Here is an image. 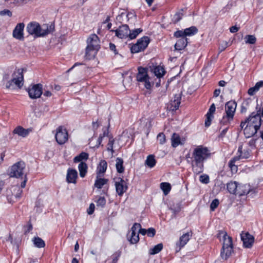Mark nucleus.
<instances>
[{"label": "nucleus", "instance_id": "nucleus-1", "mask_svg": "<svg viewBox=\"0 0 263 263\" xmlns=\"http://www.w3.org/2000/svg\"><path fill=\"white\" fill-rule=\"evenodd\" d=\"M210 155L209 149L203 145H198L193 149L191 165L194 173L199 174L203 171L204 161L209 158Z\"/></svg>", "mask_w": 263, "mask_h": 263}, {"label": "nucleus", "instance_id": "nucleus-2", "mask_svg": "<svg viewBox=\"0 0 263 263\" xmlns=\"http://www.w3.org/2000/svg\"><path fill=\"white\" fill-rule=\"evenodd\" d=\"M261 124V117L259 113L253 112L244 121L241 122L240 127L243 129V133L247 138L254 136Z\"/></svg>", "mask_w": 263, "mask_h": 263}, {"label": "nucleus", "instance_id": "nucleus-3", "mask_svg": "<svg viewBox=\"0 0 263 263\" xmlns=\"http://www.w3.org/2000/svg\"><path fill=\"white\" fill-rule=\"evenodd\" d=\"M217 237L222 238V247L221 250V257L224 260H227L233 252V246L232 239L227 233L224 231H219L217 234Z\"/></svg>", "mask_w": 263, "mask_h": 263}, {"label": "nucleus", "instance_id": "nucleus-4", "mask_svg": "<svg viewBox=\"0 0 263 263\" xmlns=\"http://www.w3.org/2000/svg\"><path fill=\"white\" fill-rule=\"evenodd\" d=\"M53 29L54 27L52 25H43L41 27L39 24L36 22L30 23L26 28L28 32L35 37L44 36L51 32Z\"/></svg>", "mask_w": 263, "mask_h": 263}, {"label": "nucleus", "instance_id": "nucleus-5", "mask_svg": "<svg viewBox=\"0 0 263 263\" xmlns=\"http://www.w3.org/2000/svg\"><path fill=\"white\" fill-rule=\"evenodd\" d=\"M99 39L95 34L89 35L87 40V47L85 51V58L90 60L95 58L100 48Z\"/></svg>", "mask_w": 263, "mask_h": 263}, {"label": "nucleus", "instance_id": "nucleus-6", "mask_svg": "<svg viewBox=\"0 0 263 263\" xmlns=\"http://www.w3.org/2000/svg\"><path fill=\"white\" fill-rule=\"evenodd\" d=\"M237 104L235 102L231 101L227 102L225 105V112L226 115L223 116L220 121V123L223 125H228L233 119L236 110Z\"/></svg>", "mask_w": 263, "mask_h": 263}, {"label": "nucleus", "instance_id": "nucleus-7", "mask_svg": "<svg viewBox=\"0 0 263 263\" xmlns=\"http://www.w3.org/2000/svg\"><path fill=\"white\" fill-rule=\"evenodd\" d=\"M23 71L24 69L23 68L16 69L12 74V80L9 81L6 84V87L10 88L13 83L18 88H21L23 85Z\"/></svg>", "mask_w": 263, "mask_h": 263}, {"label": "nucleus", "instance_id": "nucleus-8", "mask_svg": "<svg viewBox=\"0 0 263 263\" xmlns=\"http://www.w3.org/2000/svg\"><path fill=\"white\" fill-rule=\"evenodd\" d=\"M25 163L23 161H19L13 165L10 169V177L19 178L25 174Z\"/></svg>", "mask_w": 263, "mask_h": 263}, {"label": "nucleus", "instance_id": "nucleus-9", "mask_svg": "<svg viewBox=\"0 0 263 263\" xmlns=\"http://www.w3.org/2000/svg\"><path fill=\"white\" fill-rule=\"evenodd\" d=\"M149 39L147 36H143L139 39L137 43L133 45L130 48L132 53H137L144 50L148 46Z\"/></svg>", "mask_w": 263, "mask_h": 263}, {"label": "nucleus", "instance_id": "nucleus-10", "mask_svg": "<svg viewBox=\"0 0 263 263\" xmlns=\"http://www.w3.org/2000/svg\"><path fill=\"white\" fill-rule=\"evenodd\" d=\"M137 80L138 82L144 83V86L146 89H148L151 88V84L149 82V78L147 75V71L145 68L142 67L138 68Z\"/></svg>", "mask_w": 263, "mask_h": 263}, {"label": "nucleus", "instance_id": "nucleus-11", "mask_svg": "<svg viewBox=\"0 0 263 263\" xmlns=\"http://www.w3.org/2000/svg\"><path fill=\"white\" fill-rule=\"evenodd\" d=\"M55 137L57 142L59 144H63L68 140V132L65 128L60 126L57 129Z\"/></svg>", "mask_w": 263, "mask_h": 263}, {"label": "nucleus", "instance_id": "nucleus-12", "mask_svg": "<svg viewBox=\"0 0 263 263\" xmlns=\"http://www.w3.org/2000/svg\"><path fill=\"white\" fill-rule=\"evenodd\" d=\"M115 186L116 192L119 196H121L127 190L128 186L125 180L121 178H119L115 181Z\"/></svg>", "mask_w": 263, "mask_h": 263}, {"label": "nucleus", "instance_id": "nucleus-13", "mask_svg": "<svg viewBox=\"0 0 263 263\" xmlns=\"http://www.w3.org/2000/svg\"><path fill=\"white\" fill-rule=\"evenodd\" d=\"M198 29L195 26H192L190 28H186L184 30H178L174 33V36L176 37H180L184 36L185 37L186 36H191L194 35L197 32Z\"/></svg>", "mask_w": 263, "mask_h": 263}, {"label": "nucleus", "instance_id": "nucleus-14", "mask_svg": "<svg viewBox=\"0 0 263 263\" xmlns=\"http://www.w3.org/2000/svg\"><path fill=\"white\" fill-rule=\"evenodd\" d=\"M42 93V86L41 84L34 85L28 89L29 96L31 99L40 98Z\"/></svg>", "mask_w": 263, "mask_h": 263}, {"label": "nucleus", "instance_id": "nucleus-15", "mask_svg": "<svg viewBox=\"0 0 263 263\" xmlns=\"http://www.w3.org/2000/svg\"><path fill=\"white\" fill-rule=\"evenodd\" d=\"M115 32L116 35L120 39L129 37V28L127 25H123L116 30H110Z\"/></svg>", "mask_w": 263, "mask_h": 263}, {"label": "nucleus", "instance_id": "nucleus-16", "mask_svg": "<svg viewBox=\"0 0 263 263\" xmlns=\"http://www.w3.org/2000/svg\"><path fill=\"white\" fill-rule=\"evenodd\" d=\"M241 239L243 241V246L247 248H250L254 241V237L248 232H242L241 234Z\"/></svg>", "mask_w": 263, "mask_h": 263}, {"label": "nucleus", "instance_id": "nucleus-17", "mask_svg": "<svg viewBox=\"0 0 263 263\" xmlns=\"http://www.w3.org/2000/svg\"><path fill=\"white\" fill-rule=\"evenodd\" d=\"M192 236V233L191 232H187L183 234L180 236L179 240L176 243V249L177 251H179L181 248L184 247L187 242L189 241Z\"/></svg>", "mask_w": 263, "mask_h": 263}, {"label": "nucleus", "instance_id": "nucleus-18", "mask_svg": "<svg viewBox=\"0 0 263 263\" xmlns=\"http://www.w3.org/2000/svg\"><path fill=\"white\" fill-rule=\"evenodd\" d=\"M252 191V190H251L249 185L242 184L238 183V187H237L236 195L241 196L248 194Z\"/></svg>", "mask_w": 263, "mask_h": 263}, {"label": "nucleus", "instance_id": "nucleus-19", "mask_svg": "<svg viewBox=\"0 0 263 263\" xmlns=\"http://www.w3.org/2000/svg\"><path fill=\"white\" fill-rule=\"evenodd\" d=\"M31 132L30 128L25 129L21 126L16 127L13 130V134L22 138L26 137Z\"/></svg>", "mask_w": 263, "mask_h": 263}, {"label": "nucleus", "instance_id": "nucleus-20", "mask_svg": "<svg viewBox=\"0 0 263 263\" xmlns=\"http://www.w3.org/2000/svg\"><path fill=\"white\" fill-rule=\"evenodd\" d=\"M24 26V23H20L16 26L13 32V36L14 37L18 40L23 39V29Z\"/></svg>", "mask_w": 263, "mask_h": 263}, {"label": "nucleus", "instance_id": "nucleus-21", "mask_svg": "<svg viewBox=\"0 0 263 263\" xmlns=\"http://www.w3.org/2000/svg\"><path fill=\"white\" fill-rule=\"evenodd\" d=\"M78 178V173L76 170L68 169L66 175V180L69 183H76Z\"/></svg>", "mask_w": 263, "mask_h": 263}, {"label": "nucleus", "instance_id": "nucleus-22", "mask_svg": "<svg viewBox=\"0 0 263 263\" xmlns=\"http://www.w3.org/2000/svg\"><path fill=\"white\" fill-rule=\"evenodd\" d=\"M180 94H176L174 96V99L172 100L170 102V109L172 110H176L179 108L181 101Z\"/></svg>", "mask_w": 263, "mask_h": 263}, {"label": "nucleus", "instance_id": "nucleus-23", "mask_svg": "<svg viewBox=\"0 0 263 263\" xmlns=\"http://www.w3.org/2000/svg\"><path fill=\"white\" fill-rule=\"evenodd\" d=\"M215 111V106L214 104H212L208 112L206 114V119L205 121V126H209L211 123L212 119L213 118V113Z\"/></svg>", "mask_w": 263, "mask_h": 263}, {"label": "nucleus", "instance_id": "nucleus-24", "mask_svg": "<svg viewBox=\"0 0 263 263\" xmlns=\"http://www.w3.org/2000/svg\"><path fill=\"white\" fill-rule=\"evenodd\" d=\"M180 37L175 45V48L177 50H182L187 44V41L186 37L184 36H181Z\"/></svg>", "mask_w": 263, "mask_h": 263}, {"label": "nucleus", "instance_id": "nucleus-25", "mask_svg": "<svg viewBox=\"0 0 263 263\" xmlns=\"http://www.w3.org/2000/svg\"><path fill=\"white\" fill-rule=\"evenodd\" d=\"M107 166V162L104 160H102L97 166V175L103 176L104 173L106 172Z\"/></svg>", "mask_w": 263, "mask_h": 263}, {"label": "nucleus", "instance_id": "nucleus-26", "mask_svg": "<svg viewBox=\"0 0 263 263\" xmlns=\"http://www.w3.org/2000/svg\"><path fill=\"white\" fill-rule=\"evenodd\" d=\"M103 176L97 175L94 186L97 189H101L103 185L107 184L108 180L102 178Z\"/></svg>", "mask_w": 263, "mask_h": 263}, {"label": "nucleus", "instance_id": "nucleus-27", "mask_svg": "<svg viewBox=\"0 0 263 263\" xmlns=\"http://www.w3.org/2000/svg\"><path fill=\"white\" fill-rule=\"evenodd\" d=\"M87 165L84 162H81L78 165V170L80 172V176L82 178H84L87 172Z\"/></svg>", "mask_w": 263, "mask_h": 263}, {"label": "nucleus", "instance_id": "nucleus-28", "mask_svg": "<svg viewBox=\"0 0 263 263\" xmlns=\"http://www.w3.org/2000/svg\"><path fill=\"white\" fill-rule=\"evenodd\" d=\"M237 187H238V182L236 181H231L227 183V189L231 194L236 195Z\"/></svg>", "mask_w": 263, "mask_h": 263}, {"label": "nucleus", "instance_id": "nucleus-29", "mask_svg": "<svg viewBox=\"0 0 263 263\" xmlns=\"http://www.w3.org/2000/svg\"><path fill=\"white\" fill-rule=\"evenodd\" d=\"M153 71L155 76L159 78L163 77L165 73L164 68L160 66L155 67Z\"/></svg>", "mask_w": 263, "mask_h": 263}, {"label": "nucleus", "instance_id": "nucleus-30", "mask_svg": "<svg viewBox=\"0 0 263 263\" xmlns=\"http://www.w3.org/2000/svg\"><path fill=\"white\" fill-rule=\"evenodd\" d=\"M88 159V154L85 152H82L78 156L75 157L73 159V161L75 163L81 162L83 160H86Z\"/></svg>", "mask_w": 263, "mask_h": 263}, {"label": "nucleus", "instance_id": "nucleus-31", "mask_svg": "<svg viewBox=\"0 0 263 263\" xmlns=\"http://www.w3.org/2000/svg\"><path fill=\"white\" fill-rule=\"evenodd\" d=\"M32 241L35 247L41 248H44L45 246V243L44 241L39 237H34Z\"/></svg>", "mask_w": 263, "mask_h": 263}, {"label": "nucleus", "instance_id": "nucleus-32", "mask_svg": "<svg viewBox=\"0 0 263 263\" xmlns=\"http://www.w3.org/2000/svg\"><path fill=\"white\" fill-rule=\"evenodd\" d=\"M172 141V145L173 147H176L178 146L179 144H181L182 143L180 141V136L174 133L172 136L171 138Z\"/></svg>", "mask_w": 263, "mask_h": 263}, {"label": "nucleus", "instance_id": "nucleus-33", "mask_svg": "<svg viewBox=\"0 0 263 263\" xmlns=\"http://www.w3.org/2000/svg\"><path fill=\"white\" fill-rule=\"evenodd\" d=\"M128 239L132 244L137 243L139 240V233L137 232H131L130 235H127Z\"/></svg>", "mask_w": 263, "mask_h": 263}, {"label": "nucleus", "instance_id": "nucleus-34", "mask_svg": "<svg viewBox=\"0 0 263 263\" xmlns=\"http://www.w3.org/2000/svg\"><path fill=\"white\" fill-rule=\"evenodd\" d=\"M169 209L172 211L173 214L175 217L180 211L181 206L179 203H174L172 204H170Z\"/></svg>", "mask_w": 263, "mask_h": 263}, {"label": "nucleus", "instance_id": "nucleus-35", "mask_svg": "<svg viewBox=\"0 0 263 263\" xmlns=\"http://www.w3.org/2000/svg\"><path fill=\"white\" fill-rule=\"evenodd\" d=\"M123 160L122 159L120 158H117L116 160V167L117 170V172L119 173H122L124 171V168L123 167Z\"/></svg>", "mask_w": 263, "mask_h": 263}, {"label": "nucleus", "instance_id": "nucleus-36", "mask_svg": "<svg viewBox=\"0 0 263 263\" xmlns=\"http://www.w3.org/2000/svg\"><path fill=\"white\" fill-rule=\"evenodd\" d=\"M156 160L153 155H149L145 160V164L148 167H153L156 164Z\"/></svg>", "mask_w": 263, "mask_h": 263}, {"label": "nucleus", "instance_id": "nucleus-37", "mask_svg": "<svg viewBox=\"0 0 263 263\" xmlns=\"http://www.w3.org/2000/svg\"><path fill=\"white\" fill-rule=\"evenodd\" d=\"M163 248V245L162 243H159L155 246L153 248H151L149 250V253L151 255H154L160 252Z\"/></svg>", "mask_w": 263, "mask_h": 263}, {"label": "nucleus", "instance_id": "nucleus-38", "mask_svg": "<svg viewBox=\"0 0 263 263\" xmlns=\"http://www.w3.org/2000/svg\"><path fill=\"white\" fill-rule=\"evenodd\" d=\"M160 188L163 191L164 194L166 195L171 191V185L169 183L162 182L160 184Z\"/></svg>", "mask_w": 263, "mask_h": 263}, {"label": "nucleus", "instance_id": "nucleus-39", "mask_svg": "<svg viewBox=\"0 0 263 263\" xmlns=\"http://www.w3.org/2000/svg\"><path fill=\"white\" fill-rule=\"evenodd\" d=\"M239 160V157H234L229 162V165L232 172H236L237 171V166L235 165V162Z\"/></svg>", "mask_w": 263, "mask_h": 263}, {"label": "nucleus", "instance_id": "nucleus-40", "mask_svg": "<svg viewBox=\"0 0 263 263\" xmlns=\"http://www.w3.org/2000/svg\"><path fill=\"white\" fill-rule=\"evenodd\" d=\"M142 31V30L141 28L136 29L135 30H132V31L129 30V37L130 39H134L136 38L137 36Z\"/></svg>", "mask_w": 263, "mask_h": 263}, {"label": "nucleus", "instance_id": "nucleus-41", "mask_svg": "<svg viewBox=\"0 0 263 263\" xmlns=\"http://www.w3.org/2000/svg\"><path fill=\"white\" fill-rule=\"evenodd\" d=\"M245 40L246 44H254L256 41V37L253 35H247L245 37Z\"/></svg>", "mask_w": 263, "mask_h": 263}, {"label": "nucleus", "instance_id": "nucleus-42", "mask_svg": "<svg viewBox=\"0 0 263 263\" xmlns=\"http://www.w3.org/2000/svg\"><path fill=\"white\" fill-rule=\"evenodd\" d=\"M242 146H240L239 147L238 149V156H236L235 157H239V159H245L249 157V154L248 152H245L244 153H242Z\"/></svg>", "mask_w": 263, "mask_h": 263}, {"label": "nucleus", "instance_id": "nucleus-43", "mask_svg": "<svg viewBox=\"0 0 263 263\" xmlns=\"http://www.w3.org/2000/svg\"><path fill=\"white\" fill-rule=\"evenodd\" d=\"M106 204V200L103 197H99L97 201V205L103 207Z\"/></svg>", "mask_w": 263, "mask_h": 263}, {"label": "nucleus", "instance_id": "nucleus-44", "mask_svg": "<svg viewBox=\"0 0 263 263\" xmlns=\"http://www.w3.org/2000/svg\"><path fill=\"white\" fill-rule=\"evenodd\" d=\"M157 139L161 144H163L166 141L165 136L163 133H160L157 136Z\"/></svg>", "mask_w": 263, "mask_h": 263}, {"label": "nucleus", "instance_id": "nucleus-45", "mask_svg": "<svg viewBox=\"0 0 263 263\" xmlns=\"http://www.w3.org/2000/svg\"><path fill=\"white\" fill-rule=\"evenodd\" d=\"M12 190L15 192V191H17V193H16V194H15L14 195V196H15V198H19L21 196V195L22 194V191L20 190L19 186H13L12 188Z\"/></svg>", "mask_w": 263, "mask_h": 263}, {"label": "nucleus", "instance_id": "nucleus-46", "mask_svg": "<svg viewBox=\"0 0 263 263\" xmlns=\"http://www.w3.org/2000/svg\"><path fill=\"white\" fill-rule=\"evenodd\" d=\"M219 200L217 199H215L212 201L210 205V209L212 211H214L216 208L219 205Z\"/></svg>", "mask_w": 263, "mask_h": 263}, {"label": "nucleus", "instance_id": "nucleus-47", "mask_svg": "<svg viewBox=\"0 0 263 263\" xmlns=\"http://www.w3.org/2000/svg\"><path fill=\"white\" fill-rule=\"evenodd\" d=\"M200 181L203 183L207 184L209 182V177L206 175H202L200 176Z\"/></svg>", "mask_w": 263, "mask_h": 263}, {"label": "nucleus", "instance_id": "nucleus-48", "mask_svg": "<svg viewBox=\"0 0 263 263\" xmlns=\"http://www.w3.org/2000/svg\"><path fill=\"white\" fill-rule=\"evenodd\" d=\"M182 17V14L180 13H176L174 15L173 18V21L174 23H176L179 22Z\"/></svg>", "mask_w": 263, "mask_h": 263}, {"label": "nucleus", "instance_id": "nucleus-49", "mask_svg": "<svg viewBox=\"0 0 263 263\" xmlns=\"http://www.w3.org/2000/svg\"><path fill=\"white\" fill-rule=\"evenodd\" d=\"M155 233H156V231L153 228H149L147 230L146 234H147V236L149 237H154V235H155Z\"/></svg>", "mask_w": 263, "mask_h": 263}, {"label": "nucleus", "instance_id": "nucleus-50", "mask_svg": "<svg viewBox=\"0 0 263 263\" xmlns=\"http://www.w3.org/2000/svg\"><path fill=\"white\" fill-rule=\"evenodd\" d=\"M141 227V224L138 223H135L131 228V231L133 232H137V231L139 230V228Z\"/></svg>", "mask_w": 263, "mask_h": 263}, {"label": "nucleus", "instance_id": "nucleus-51", "mask_svg": "<svg viewBox=\"0 0 263 263\" xmlns=\"http://www.w3.org/2000/svg\"><path fill=\"white\" fill-rule=\"evenodd\" d=\"M114 141V140L113 139H112V138L109 139V142L108 143V147L107 148V149L108 151H111L112 152H113L112 148H113Z\"/></svg>", "mask_w": 263, "mask_h": 263}, {"label": "nucleus", "instance_id": "nucleus-52", "mask_svg": "<svg viewBox=\"0 0 263 263\" xmlns=\"http://www.w3.org/2000/svg\"><path fill=\"white\" fill-rule=\"evenodd\" d=\"M94 210H95V205L93 203H91L89 205L88 209L87 210V213L89 215L92 214L94 212Z\"/></svg>", "mask_w": 263, "mask_h": 263}, {"label": "nucleus", "instance_id": "nucleus-53", "mask_svg": "<svg viewBox=\"0 0 263 263\" xmlns=\"http://www.w3.org/2000/svg\"><path fill=\"white\" fill-rule=\"evenodd\" d=\"M0 14L2 15H7L9 16H12L11 12L9 10H4L0 12Z\"/></svg>", "mask_w": 263, "mask_h": 263}, {"label": "nucleus", "instance_id": "nucleus-54", "mask_svg": "<svg viewBox=\"0 0 263 263\" xmlns=\"http://www.w3.org/2000/svg\"><path fill=\"white\" fill-rule=\"evenodd\" d=\"M258 90L255 88V87L254 86L253 87H251L249 89L248 93L250 96H253L255 92L257 91Z\"/></svg>", "mask_w": 263, "mask_h": 263}, {"label": "nucleus", "instance_id": "nucleus-55", "mask_svg": "<svg viewBox=\"0 0 263 263\" xmlns=\"http://www.w3.org/2000/svg\"><path fill=\"white\" fill-rule=\"evenodd\" d=\"M262 86H263V81H260L259 82H257L256 83L255 85L254 86V87L257 90H258L259 89V88Z\"/></svg>", "mask_w": 263, "mask_h": 263}, {"label": "nucleus", "instance_id": "nucleus-56", "mask_svg": "<svg viewBox=\"0 0 263 263\" xmlns=\"http://www.w3.org/2000/svg\"><path fill=\"white\" fill-rule=\"evenodd\" d=\"M239 30V28L237 27V26H232L230 28V31L232 33H235V32H236L238 31Z\"/></svg>", "mask_w": 263, "mask_h": 263}, {"label": "nucleus", "instance_id": "nucleus-57", "mask_svg": "<svg viewBox=\"0 0 263 263\" xmlns=\"http://www.w3.org/2000/svg\"><path fill=\"white\" fill-rule=\"evenodd\" d=\"M105 134H106V133H105V132L104 131V133H103V135H101L99 136V137L98 138V141H97V142H98V145H100V144H101V142H102V141L103 137H104V136H105Z\"/></svg>", "mask_w": 263, "mask_h": 263}, {"label": "nucleus", "instance_id": "nucleus-58", "mask_svg": "<svg viewBox=\"0 0 263 263\" xmlns=\"http://www.w3.org/2000/svg\"><path fill=\"white\" fill-rule=\"evenodd\" d=\"M147 233V230L145 229L141 228V227L140 228H139V230L138 231V233H140L142 235H145Z\"/></svg>", "mask_w": 263, "mask_h": 263}, {"label": "nucleus", "instance_id": "nucleus-59", "mask_svg": "<svg viewBox=\"0 0 263 263\" xmlns=\"http://www.w3.org/2000/svg\"><path fill=\"white\" fill-rule=\"evenodd\" d=\"M223 43L224 44V45L219 47V49L220 50V51L224 50L226 49V48L228 46V43L227 42H223Z\"/></svg>", "mask_w": 263, "mask_h": 263}, {"label": "nucleus", "instance_id": "nucleus-60", "mask_svg": "<svg viewBox=\"0 0 263 263\" xmlns=\"http://www.w3.org/2000/svg\"><path fill=\"white\" fill-rule=\"evenodd\" d=\"M220 91V89H215L214 92V97H217L219 95Z\"/></svg>", "mask_w": 263, "mask_h": 263}, {"label": "nucleus", "instance_id": "nucleus-61", "mask_svg": "<svg viewBox=\"0 0 263 263\" xmlns=\"http://www.w3.org/2000/svg\"><path fill=\"white\" fill-rule=\"evenodd\" d=\"M109 47L111 50L114 51L115 52V54L117 53V52H116V46L114 44L110 43L109 45Z\"/></svg>", "mask_w": 263, "mask_h": 263}, {"label": "nucleus", "instance_id": "nucleus-62", "mask_svg": "<svg viewBox=\"0 0 263 263\" xmlns=\"http://www.w3.org/2000/svg\"><path fill=\"white\" fill-rule=\"evenodd\" d=\"M99 126V123L97 121L92 123V127L94 129H97Z\"/></svg>", "mask_w": 263, "mask_h": 263}, {"label": "nucleus", "instance_id": "nucleus-63", "mask_svg": "<svg viewBox=\"0 0 263 263\" xmlns=\"http://www.w3.org/2000/svg\"><path fill=\"white\" fill-rule=\"evenodd\" d=\"M43 94L45 96L48 97H51L52 95L51 92L48 90L45 91Z\"/></svg>", "mask_w": 263, "mask_h": 263}, {"label": "nucleus", "instance_id": "nucleus-64", "mask_svg": "<svg viewBox=\"0 0 263 263\" xmlns=\"http://www.w3.org/2000/svg\"><path fill=\"white\" fill-rule=\"evenodd\" d=\"M226 84V82L223 80L220 81L218 83L219 86H221V87L224 86Z\"/></svg>", "mask_w": 263, "mask_h": 263}]
</instances>
